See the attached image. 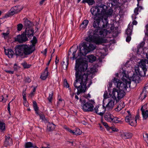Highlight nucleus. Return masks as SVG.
Segmentation results:
<instances>
[{
  "instance_id": "1",
  "label": "nucleus",
  "mask_w": 148,
  "mask_h": 148,
  "mask_svg": "<svg viewBox=\"0 0 148 148\" xmlns=\"http://www.w3.org/2000/svg\"><path fill=\"white\" fill-rule=\"evenodd\" d=\"M88 67L87 62H79L77 60H76L75 66L76 80L74 85L77 90V92H84L87 84L89 87L92 84L91 79L95 71L92 68L90 69V71H88Z\"/></svg>"
},
{
  "instance_id": "2",
  "label": "nucleus",
  "mask_w": 148,
  "mask_h": 148,
  "mask_svg": "<svg viewBox=\"0 0 148 148\" xmlns=\"http://www.w3.org/2000/svg\"><path fill=\"white\" fill-rule=\"evenodd\" d=\"M127 72V71L124 70L121 73L123 76L122 79L123 83L119 79L115 78H114L113 82L116 88H113L112 92H121L122 91L125 92L128 88L127 86H130L131 82L132 81H136L137 79L136 75L134 74L132 77H129V75L126 74Z\"/></svg>"
},
{
  "instance_id": "3",
  "label": "nucleus",
  "mask_w": 148,
  "mask_h": 148,
  "mask_svg": "<svg viewBox=\"0 0 148 148\" xmlns=\"http://www.w3.org/2000/svg\"><path fill=\"white\" fill-rule=\"evenodd\" d=\"M94 22L93 25L95 28H97L94 31V34L97 35L103 36V37H108V35L110 33L111 30L108 28L109 24L107 19L105 18L103 21V24L102 26L100 24V18L99 16H94L93 17Z\"/></svg>"
},
{
  "instance_id": "4",
  "label": "nucleus",
  "mask_w": 148,
  "mask_h": 148,
  "mask_svg": "<svg viewBox=\"0 0 148 148\" xmlns=\"http://www.w3.org/2000/svg\"><path fill=\"white\" fill-rule=\"evenodd\" d=\"M32 45H22L17 46L15 48V53L17 56L22 57L25 55H28L32 53L35 50V45L37 42L36 38L33 37L31 40Z\"/></svg>"
},
{
  "instance_id": "5",
  "label": "nucleus",
  "mask_w": 148,
  "mask_h": 148,
  "mask_svg": "<svg viewBox=\"0 0 148 148\" xmlns=\"http://www.w3.org/2000/svg\"><path fill=\"white\" fill-rule=\"evenodd\" d=\"M103 96V106H104L106 110H111L116 104L114 98L111 95L110 93H104Z\"/></svg>"
},
{
  "instance_id": "6",
  "label": "nucleus",
  "mask_w": 148,
  "mask_h": 148,
  "mask_svg": "<svg viewBox=\"0 0 148 148\" xmlns=\"http://www.w3.org/2000/svg\"><path fill=\"white\" fill-rule=\"evenodd\" d=\"M80 101L81 108L84 112H90L93 110L95 104L94 100L80 99Z\"/></svg>"
},
{
  "instance_id": "7",
  "label": "nucleus",
  "mask_w": 148,
  "mask_h": 148,
  "mask_svg": "<svg viewBox=\"0 0 148 148\" xmlns=\"http://www.w3.org/2000/svg\"><path fill=\"white\" fill-rule=\"evenodd\" d=\"M80 55L85 56L91 51L93 50L96 48V46L93 44H90L88 46L86 42H83L79 45Z\"/></svg>"
},
{
  "instance_id": "8",
  "label": "nucleus",
  "mask_w": 148,
  "mask_h": 148,
  "mask_svg": "<svg viewBox=\"0 0 148 148\" xmlns=\"http://www.w3.org/2000/svg\"><path fill=\"white\" fill-rule=\"evenodd\" d=\"M104 37L103 36H101L100 35L95 34L94 32L93 36L90 35L86 37L85 40L87 42H92L97 44H99L107 42V40L104 38Z\"/></svg>"
},
{
  "instance_id": "9",
  "label": "nucleus",
  "mask_w": 148,
  "mask_h": 148,
  "mask_svg": "<svg viewBox=\"0 0 148 148\" xmlns=\"http://www.w3.org/2000/svg\"><path fill=\"white\" fill-rule=\"evenodd\" d=\"M90 11L92 15L94 16H99L100 15L101 16L102 14H103L105 12V9L103 7L100 6H96L92 7L90 10Z\"/></svg>"
},
{
  "instance_id": "10",
  "label": "nucleus",
  "mask_w": 148,
  "mask_h": 148,
  "mask_svg": "<svg viewBox=\"0 0 148 148\" xmlns=\"http://www.w3.org/2000/svg\"><path fill=\"white\" fill-rule=\"evenodd\" d=\"M146 64H147L148 66V60L146 59L141 60L139 63V66L142 69L145 75H146V71L147 70Z\"/></svg>"
},
{
  "instance_id": "11",
  "label": "nucleus",
  "mask_w": 148,
  "mask_h": 148,
  "mask_svg": "<svg viewBox=\"0 0 148 148\" xmlns=\"http://www.w3.org/2000/svg\"><path fill=\"white\" fill-rule=\"evenodd\" d=\"M23 8L22 5H18L12 7L9 12L10 15H13L20 12Z\"/></svg>"
},
{
  "instance_id": "12",
  "label": "nucleus",
  "mask_w": 148,
  "mask_h": 148,
  "mask_svg": "<svg viewBox=\"0 0 148 148\" xmlns=\"http://www.w3.org/2000/svg\"><path fill=\"white\" fill-rule=\"evenodd\" d=\"M28 40L27 36L24 34V33L21 35H18L15 38V40L19 43L24 42Z\"/></svg>"
},
{
  "instance_id": "13",
  "label": "nucleus",
  "mask_w": 148,
  "mask_h": 148,
  "mask_svg": "<svg viewBox=\"0 0 148 148\" xmlns=\"http://www.w3.org/2000/svg\"><path fill=\"white\" fill-rule=\"evenodd\" d=\"M112 97L114 98L117 102L121 99L123 98L125 95V93H110Z\"/></svg>"
},
{
  "instance_id": "14",
  "label": "nucleus",
  "mask_w": 148,
  "mask_h": 148,
  "mask_svg": "<svg viewBox=\"0 0 148 148\" xmlns=\"http://www.w3.org/2000/svg\"><path fill=\"white\" fill-rule=\"evenodd\" d=\"M145 42H142L141 43L138 47V50L137 51V53L138 54H144L145 52V50H147V52L148 51V49L146 48L143 49V47L144 45ZM148 53V52L146 53V54ZM146 58H147L146 54Z\"/></svg>"
},
{
  "instance_id": "15",
  "label": "nucleus",
  "mask_w": 148,
  "mask_h": 148,
  "mask_svg": "<svg viewBox=\"0 0 148 148\" xmlns=\"http://www.w3.org/2000/svg\"><path fill=\"white\" fill-rule=\"evenodd\" d=\"M106 110L104 106H97L95 108V110L96 113L99 115L102 116Z\"/></svg>"
},
{
  "instance_id": "16",
  "label": "nucleus",
  "mask_w": 148,
  "mask_h": 148,
  "mask_svg": "<svg viewBox=\"0 0 148 148\" xmlns=\"http://www.w3.org/2000/svg\"><path fill=\"white\" fill-rule=\"evenodd\" d=\"M147 105V104H145L140 109L143 119H146L148 117V110H146V108Z\"/></svg>"
},
{
  "instance_id": "17",
  "label": "nucleus",
  "mask_w": 148,
  "mask_h": 148,
  "mask_svg": "<svg viewBox=\"0 0 148 148\" xmlns=\"http://www.w3.org/2000/svg\"><path fill=\"white\" fill-rule=\"evenodd\" d=\"M130 118V117L127 116L126 118H125V120L126 122L128 123L131 125L132 126H135L136 125V121L134 118L133 116L132 118L131 119V121L129 122V118Z\"/></svg>"
},
{
  "instance_id": "18",
  "label": "nucleus",
  "mask_w": 148,
  "mask_h": 148,
  "mask_svg": "<svg viewBox=\"0 0 148 148\" xmlns=\"http://www.w3.org/2000/svg\"><path fill=\"white\" fill-rule=\"evenodd\" d=\"M5 54L10 58H12L14 55V51L11 49H4Z\"/></svg>"
},
{
  "instance_id": "19",
  "label": "nucleus",
  "mask_w": 148,
  "mask_h": 148,
  "mask_svg": "<svg viewBox=\"0 0 148 148\" xmlns=\"http://www.w3.org/2000/svg\"><path fill=\"white\" fill-rule=\"evenodd\" d=\"M5 140L4 142V145L5 147L12 145V140L9 136H5Z\"/></svg>"
},
{
  "instance_id": "20",
  "label": "nucleus",
  "mask_w": 148,
  "mask_h": 148,
  "mask_svg": "<svg viewBox=\"0 0 148 148\" xmlns=\"http://www.w3.org/2000/svg\"><path fill=\"white\" fill-rule=\"evenodd\" d=\"M34 31L33 29L32 28H26L25 31L24 33V34L26 36H27L28 37H30L33 36Z\"/></svg>"
},
{
  "instance_id": "21",
  "label": "nucleus",
  "mask_w": 148,
  "mask_h": 148,
  "mask_svg": "<svg viewBox=\"0 0 148 148\" xmlns=\"http://www.w3.org/2000/svg\"><path fill=\"white\" fill-rule=\"evenodd\" d=\"M113 117V115L109 112L105 113L104 116V118L107 121L111 122L112 119Z\"/></svg>"
},
{
  "instance_id": "22",
  "label": "nucleus",
  "mask_w": 148,
  "mask_h": 148,
  "mask_svg": "<svg viewBox=\"0 0 148 148\" xmlns=\"http://www.w3.org/2000/svg\"><path fill=\"white\" fill-rule=\"evenodd\" d=\"M121 136L123 139H129L132 138V134L130 133L125 132L122 133L121 134Z\"/></svg>"
},
{
  "instance_id": "23",
  "label": "nucleus",
  "mask_w": 148,
  "mask_h": 148,
  "mask_svg": "<svg viewBox=\"0 0 148 148\" xmlns=\"http://www.w3.org/2000/svg\"><path fill=\"white\" fill-rule=\"evenodd\" d=\"M48 68L47 67L45 70H44V72L42 73L40 76V78L42 80H45L47 77L48 74Z\"/></svg>"
},
{
  "instance_id": "24",
  "label": "nucleus",
  "mask_w": 148,
  "mask_h": 148,
  "mask_svg": "<svg viewBox=\"0 0 148 148\" xmlns=\"http://www.w3.org/2000/svg\"><path fill=\"white\" fill-rule=\"evenodd\" d=\"M142 9V7L141 6L139 7L138 8H135L134 11V14L132 16L133 19L136 18V16L138 14V12L140 11Z\"/></svg>"
},
{
  "instance_id": "25",
  "label": "nucleus",
  "mask_w": 148,
  "mask_h": 148,
  "mask_svg": "<svg viewBox=\"0 0 148 148\" xmlns=\"http://www.w3.org/2000/svg\"><path fill=\"white\" fill-rule=\"evenodd\" d=\"M24 25L26 28H30L32 25V23L27 18H24Z\"/></svg>"
},
{
  "instance_id": "26",
  "label": "nucleus",
  "mask_w": 148,
  "mask_h": 148,
  "mask_svg": "<svg viewBox=\"0 0 148 148\" xmlns=\"http://www.w3.org/2000/svg\"><path fill=\"white\" fill-rule=\"evenodd\" d=\"M124 105L123 103L122 102H119L114 110L116 112H119L124 107Z\"/></svg>"
},
{
  "instance_id": "27",
  "label": "nucleus",
  "mask_w": 148,
  "mask_h": 148,
  "mask_svg": "<svg viewBox=\"0 0 148 148\" xmlns=\"http://www.w3.org/2000/svg\"><path fill=\"white\" fill-rule=\"evenodd\" d=\"M86 57L87 58V60L90 62H92L96 60V57L92 54L87 56H86Z\"/></svg>"
},
{
  "instance_id": "28",
  "label": "nucleus",
  "mask_w": 148,
  "mask_h": 148,
  "mask_svg": "<svg viewBox=\"0 0 148 148\" xmlns=\"http://www.w3.org/2000/svg\"><path fill=\"white\" fill-rule=\"evenodd\" d=\"M47 129L50 131L53 130L55 127V125L52 123H48L47 125Z\"/></svg>"
},
{
  "instance_id": "29",
  "label": "nucleus",
  "mask_w": 148,
  "mask_h": 148,
  "mask_svg": "<svg viewBox=\"0 0 148 148\" xmlns=\"http://www.w3.org/2000/svg\"><path fill=\"white\" fill-rule=\"evenodd\" d=\"M132 27V25H130V24L128 25V28L125 32V34L129 36L131 35Z\"/></svg>"
},
{
  "instance_id": "30",
  "label": "nucleus",
  "mask_w": 148,
  "mask_h": 148,
  "mask_svg": "<svg viewBox=\"0 0 148 148\" xmlns=\"http://www.w3.org/2000/svg\"><path fill=\"white\" fill-rule=\"evenodd\" d=\"M105 12L104 13V14H102L101 16V17H103L104 16H108L112 15V9H110L108 10H106L105 9Z\"/></svg>"
},
{
  "instance_id": "31",
  "label": "nucleus",
  "mask_w": 148,
  "mask_h": 148,
  "mask_svg": "<svg viewBox=\"0 0 148 148\" xmlns=\"http://www.w3.org/2000/svg\"><path fill=\"white\" fill-rule=\"evenodd\" d=\"M89 21L87 20H84L80 25V27L83 29H85L88 25Z\"/></svg>"
},
{
  "instance_id": "32",
  "label": "nucleus",
  "mask_w": 148,
  "mask_h": 148,
  "mask_svg": "<svg viewBox=\"0 0 148 148\" xmlns=\"http://www.w3.org/2000/svg\"><path fill=\"white\" fill-rule=\"evenodd\" d=\"M5 129V124L4 122L0 120V130L1 131H4Z\"/></svg>"
},
{
  "instance_id": "33",
  "label": "nucleus",
  "mask_w": 148,
  "mask_h": 148,
  "mask_svg": "<svg viewBox=\"0 0 148 148\" xmlns=\"http://www.w3.org/2000/svg\"><path fill=\"white\" fill-rule=\"evenodd\" d=\"M33 106L34 108V109L36 112V113L37 114H38V109L37 106V103L35 101H34L33 102Z\"/></svg>"
},
{
  "instance_id": "34",
  "label": "nucleus",
  "mask_w": 148,
  "mask_h": 148,
  "mask_svg": "<svg viewBox=\"0 0 148 148\" xmlns=\"http://www.w3.org/2000/svg\"><path fill=\"white\" fill-rule=\"evenodd\" d=\"M82 2V3H87L89 5H92L94 3V0H83Z\"/></svg>"
},
{
  "instance_id": "35",
  "label": "nucleus",
  "mask_w": 148,
  "mask_h": 148,
  "mask_svg": "<svg viewBox=\"0 0 148 148\" xmlns=\"http://www.w3.org/2000/svg\"><path fill=\"white\" fill-rule=\"evenodd\" d=\"M120 121H121L119 120V118L116 117H114L113 116V117L112 119L111 122L118 123Z\"/></svg>"
},
{
  "instance_id": "36",
  "label": "nucleus",
  "mask_w": 148,
  "mask_h": 148,
  "mask_svg": "<svg viewBox=\"0 0 148 148\" xmlns=\"http://www.w3.org/2000/svg\"><path fill=\"white\" fill-rule=\"evenodd\" d=\"M104 51H105V49H103L99 52V56L102 58H103L106 55V53L103 52Z\"/></svg>"
},
{
  "instance_id": "37",
  "label": "nucleus",
  "mask_w": 148,
  "mask_h": 148,
  "mask_svg": "<svg viewBox=\"0 0 148 148\" xmlns=\"http://www.w3.org/2000/svg\"><path fill=\"white\" fill-rule=\"evenodd\" d=\"M25 148H29L33 147V145L31 142H27L25 143Z\"/></svg>"
},
{
  "instance_id": "38",
  "label": "nucleus",
  "mask_w": 148,
  "mask_h": 148,
  "mask_svg": "<svg viewBox=\"0 0 148 148\" xmlns=\"http://www.w3.org/2000/svg\"><path fill=\"white\" fill-rule=\"evenodd\" d=\"M22 65L25 68H28L31 66V64H28L25 62H24L22 63Z\"/></svg>"
},
{
  "instance_id": "39",
  "label": "nucleus",
  "mask_w": 148,
  "mask_h": 148,
  "mask_svg": "<svg viewBox=\"0 0 148 148\" xmlns=\"http://www.w3.org/2000/svg\"><path fill=\"white\" fill-rule=\"evenodd\" d=\"M83 95H82L85 98L88 99L89 100V99L91 97V96L90 95L89 93H82Z\"/></svg>"
},
{
  "instance_id": "40",
  "label": "nucleus",
  "mask_w": 148,
  "mask_h": 148,
  "mask_svg": "<svg viewBox=\"0 0 148 148\" xmlns=\"http://www.w3.org/2000/svg\"><path fill=\"white\" fill-rule=\"evenodd\" d=\"M74 135H78L81 134L82 131L79 129L77 128L75 130Z\"/></svg>"
},
{
  "instance_id": "41",
  "label": "nucleus",
  "mask_w": 148,
  "mask_h": 148,
  "mask_svg": "<svg viewBox=\"0 0 148 148\" xmlns=\"http://www.w3.org/2000/svg\"><path fill=\"white\" fill-rule=\"evenodd\" d=\"M64 128L68 132H69L70 133L72 134L73 135H74L75 130H72L66 127H64Z\"/></svg>"
},
{
  "instance_id": "42",
  "label": "nucleus",
  "mask_w": 148,
  "mask_h": 148,
  "mask_svg": "<svg viewBox=\"0 0 148 148\" xmlns=\"http://www.w3.org/2000/svg\"><path fill=\"white\" fill-rule=\"evenodd\" d=\"M53 93H51L49 94V97H48V99L50 102H51L53 98Z\"/></svg>"
},
{
  "instance_id": "43",
  "label": "nucleus",
  "mask_w": 148,
  "mask_h": 148,
  "mask_svg": "<svg viewBox=\"0 0 148 148\" xmlns=\"http://www.w3.org/2000/svg\"><path fill=\"white\" fill-rule=\"evenodd\" d=\"M61 65L63 69H67V65L66 64H65V62L64 61H63L62 62Z\"/></svg>"
},
{
  "instance_id": "44",
  "label": "nucleus",
  "mask_w": 148,
  "mask_h": 148,
  "mask_svg": "<svg viewBox=\"0 0 148 148\" xmlns=\"http://www.w3.org/2000/svg\"><path fill=\"white\" fill-rule=\"evenodd\" d=\"M147 96L146 93H141L140 95V97L142 100L144 99Z\"/></svg>"
},
{
  "instance_id": "45",
  "label": "nucleus",
  "mask_w": 148,
  "mask_h": 148,
  "mask_svg": "<svg viewBox=\"0 0 148 148\" xmlns=\"http://www.w3.org/2000/svg\"><path fill=\"white\" fill-rule=\"evenodd\" d=\"M23 25L21 24H19L17 25V30L18 31H20L23 28Z\"/></svg>"
},
{
  "instance_id": "46",
  "label": "nucleus",
  "mask_w": 148,
  "mask_h": 148,
  "mask_svg": "<svg viewBox=\"0 0 148 148\" xmlns=\"http://www.w3.org/2000/svg\"><path fill=\"white\" fill-rule=\"evenodd\" d=\"M64 87L66 88H68L69 87V85L67 82V80L66 79H64Z\"/></svg>"
},
{
  "instance_id": "47",
  "label": "nucleus",
  "mask_w": 148,
  "mask_h": 148,
  "mask_svg": "<svg viewBox=\"0 0 148 148\" xmlns=\"http://www.w3.org/2000/svg\"><path fill=\"white\" fill-rule=\"evenodd\" d=\"M10 33L9 30L8 29L6 33H3L2 34L4 38H6Z\"/></svg>"
},
{
  "instance_id": "48",
  "label": "nucleus",
  "mask_w": 148,
  "mask_h": 148,
  "mask_svg": "<svg viewBox=\"0 0 148 148\" xmlns=\"http://www.w3.org/2000/svg\"><path fill=\"white\" fill-rule=\"evenodd\" d=\"M148 92V85L145 86L143 88V92Z\"/></svg>"
},
{
  "instance_id": "49",
  "label": "nucleus",
  "mask_w": 148,
  "mask_h": 148,
  "mask_svg": "<svg viewBox=\"0 0 148 148\" xmlns=\"http://www.w3.org/2000/svg\"><path fill=\"white\" fill-rule=\"evenodd\" d=\"M112 87V82H109L108 86V90L109 92H111V90L110 88Z\"/></svg>"
},
{
  "instance_id": "50",
  "label": "nucleus",
  "mask_w": 148,
  "mask_h": 148,
  "mask_svg": "<svg viewBox=\"0 0 148 148\" xmlns=\"http://www.w3.org/2000/svg\"><path fill=\"white\" fill-rule=\"evenodd\" d=\"M127 36L126 38V41L127 42H129L131 40V38L130 36L127 35Z\"/></svg>"
},
{
  "instance_id": "51",
  "label": "nucleus",
  "mask_w": 148,
  "mask_h": 148,
  "mask_svg": "<svg viewBox=\"0 0 148 148\" xmlns=\"http://www.w3.org/2000/svg\"><path fill=\"white\" fill-rule=\"evenodd\" d=\"M77 50H75V51H74L72 53V55H73V58L74 60V59H76L77 58V57L75 56V54Z\"/></svg>"
},
{
  "instance_id": "52",
  "label": "nucleus",
  "mask_w": 148,
  "mask_h": 148,
  "mask_svg": "<svg viewBox=\"0 0 148 148\" xmlns=\"http://www.w3.org/2000/svg\"><path fill=\"white\" fill-rule=\"evenodd\" d=\"M146 30L144 31L145 34L146 35L148 34V24L145 26Z\"/></svg>"
},
{
  "instance_id": "53",
  "label": "nucleus",
  "mask_w": 148,
  "mask_h": 148,
  "mask_svg": "<svg viewBox=\"0 0 148 148\" xmlns=\"http://www.w3.org/2000/svg\"><path fill=\"white\" fill-rule=\"evenodd\" d=\"M5 71L6 72V73L10 74H13L14 73V71H9L7 69L5 70Z\"/></svg>"
},
{
  "instance_id": "54",
  "label": "nucleus",
  "mask_w": 148,
  "mask_h": 148,
  "mask_svg": "<svg viewBox=\"0 0 148 148\" xmlns=\"http://www.w3.org/2000/svg\"><path fill=\"white\" fill-rule=\"evenodd\" d=\"M23 101H24L23 102V103L24 106H25L27 107H28V105L27 103V100H24Z\"/></svg>"
},
{
  "instance_id": "55",
  "label": "nucleus",
  "mask_w": 148,
  "mask_h": 148,
  "mask_svg": "<svg viewBox=\"0 0 148 148\" xmlns=\"http://www.w3.org/2000/svg\"><path fill=\"white\" fill-rule=\"evenodd\" d=\"M143 137L146 138L148 140V134L147 133H145L143 135Z\"/></svg>"
},
{
  "instance_id": "56",
  "label": "nucleus",
  "mask_w": 148,
  "mask_h": 148,
  "mask_svg": "<svg viewBox=\"0 0 148 148\" xmlns=\"http://www.w3.org/2000/svg\"><path fill=\"white\" fill-rule=\"evenodd\" d=\"M19 68V67L16 64H15L14 66V68L15 70H17Z\"/></svg>"
},
{
  "instance_id": "57",
  "label": "nucleus",
  "mask_w": 148,
  "mask_h": 148,
  "mask_svg": "<svg viewBox=\"0 0 148 148\" xmlns=\"http://www.w3.org/2000/svg\"><path fill=\"white\" fill-rule=\"evenodd\" d=\"M39 116L41 119L44 121L45 120V116L43 114H42L40 115Z\"/></svg>"
},
{
  "instance_id": "58",
  "label": "nucleus",
  "mask_w": 148,
  "mask_h": 148,
  "mask_svg": "<svg viewBox=\"0 0 148 148\" xmlns=\"http://www.w3.org/2000/svg\"><path fill=\"white\" fill-rule=\"evenodd\" d=\"M10 103H11V102H10L9 103V104H8V111L10 113Z\"/></svg>"
},
{
  "instance_id": "59",
  "label": "nucleus",
  "mask_w": 148,
  "mask_h": 148,
  "mask_svg": "<svg viewBox=\"0 0 148 148\" xmlns=\"http://www.w3.org/2000/svg\"><path fill=\"white\" fill-rule=\"evenodd\" d=\"M102 123L103 125L106 128H108V124L105 122H103Z\"/></svg>"
},
{
  "instance_id": "60",
  "label": "nucleus",
  "mask_w": 148,
  "mask_h": 148,
  "mask_svg": "<svg viewBox=\"0 0 148 148\" xmlns=\"http://www.w3.org/2000/svg\"><path fill=\"white\" fill-rule=\"evenodd\" d=\"M127 116L130 117L128 118L129 121V122H130V121H131V119L132 118L133 116H132V115H127V116L125 118H126Z\"/></svg>"
},
{
  "instance_id": "61",
  "label": "nucleus",
  "mask_w": 148,
  "mask_h": 148,
  "mask_svg": "<svg viewBox=\"0 0 148 148\" xmlns=\"http://www.w3.org/2000/svg\"><path fill=\"white\" fill-rule=\"evenodd\" d=\"M111 129L114 132H117L119 130L115 128H114L112 127H111Z\"/></svg>"
},
{
  "instance_id": "62",
  "label": "nucleus",
  "mask_w": 148,
  "mask_h": 148,
  "mask_svg": "<svg viewBox=\"0 0 148 148\" xmlns=\"http://www.w3.org/2000/svg\"><path fill=\"white\" fill-rule=\"evenodd\" d=\"M80 93H76L77 95H75V99H77V100L79 99V97L78 96V95H79Z\"/></svg>"
},
{
  "instance_id": "63",
  "label": "nucleus",
  "mask_w": 148,
  "mask_h": 148,
  "mask_svg": "<svg viewBox=\"0 0 148 148\" xmlns=\"http://www.w3.org/2000/svg\"><path fill=\"white\" fill-rule=\"evenodd\" d=\"M23 100H27L26 98V95L25 94H23Z\"/></svg>"
},
{
  "instance_id": "64",
  "label": "nucleus",
  "mask_w": 148,
  "mask_h": 148,
  "mask_svg": "<svg viewBox=\"0 0 148 148\" xmlns=\"http://www.w3.org/2000/svg\"><path fill=\"white\" fill-rule=\"evenodd\" d=\"M133 25H136L137 23V22L136 21L134 20L132 22Z\"/></svg>"
}]
</instances>
